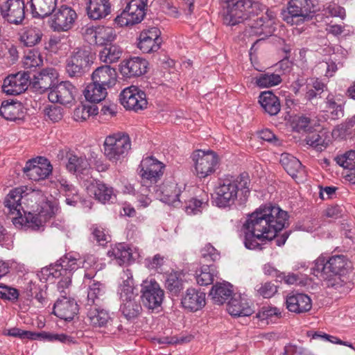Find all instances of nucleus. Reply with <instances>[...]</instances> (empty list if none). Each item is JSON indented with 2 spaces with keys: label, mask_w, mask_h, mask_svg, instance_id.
<instances>
[{
  "label": "nucleus",
  "mask_w": 355,
  "mask_h": 355,
  "mask_svg": "<svg viewBox=\"0 0 355 355\" xmlns=\"http://www.w3.org/2000/svg\"><path fill=\"white\" fill-rule=\"evenodd\" d=\"M286 211L271 205L260 207L248 216L243 225L244 244L250 250H261V245L272 240L286 225Z\"/></svg>",
  "instance_id": "1"
},
{
  "label": "nucleus",
  "mask_w": 355,
  "mask_h": 355,
  "mask_svg": "<svg viewBox=\"0 0 355 355\" xmlns=\"http://www.w3.org/2000/svg\"><path fill=\"white\" fill-rule=\"evenodd\" d=\"M40 196L39 193L32 191L25 193L23 188H15L7 195L4 205L10 214L18 216L13 218V223H21L33 230H40L55 214V207L49 202L42 201L41 205H31L30 210L22 205L21 200H31L32 202Z\"/></svg>",
  "instance_id": "2"
},
{
  "label": "nucleus",
  "mask_w": 355,
  "mask_h": 355,
  "mask_svg": "<svg viewBox=\"0 0 355 355\" xmlns=\"http://www.w3.org/2000/svg\"><path fill=\"white\" fill-rule=\"evenodd\" d=\"M250 180L246 175L227 176L220 179L216 187L215 203L220 208L230 207L236 202H245L250 193Z\"/></svg>",
  "instance_id": "3"
},
{
  "label": "nucleus",
  "mask_w": 355,
  "mask_h": 355,
  "mask_svg": "<svg viewBox=\"0 0 355 355\" xmlns=\"http://www.w3.org/2000/svg\"><path fill=\"white\" fill-rule=\"evenodd\" d=\"M226 3L223 21L228 26H234L244 20H248V25L263 11V6L254 0H226Z\"/></svg>",
  "instance_id": "4"
},
{
  "label": "nucleus",
  "mask_w": 355,
  "mask_h": 355,
  "mask_svg": "<svg viewBox=\"0 0 355 355\" xmlns=\"http://www.w3.org/2000/svg\"><path fill=\"white\" fill-rule=\"evenodd\" d=\"M59 264H56L50 269L49 275L54 278L61 279L58 282V287L62 289L61 293H64V288H67L71 284V272L79 268H87L85 260L83 259L79 255H75L71 253L65 254L59 260Z\"/></svg>",
  "instance_id": "5"
},
{
  "label": "nucleus",
  "mask_w": 355,
  "mask_h": 355,
  "mask_svg": "<svg viewBox=\"0 0 355 355\" xmlns=\"http://www.w3.org/2000/svg\"><path fill=\"white\" fill-rule=\"evenodd\" d=\"M131 149V141L128 134L118 132L106 137L103 144L104 155L112 163L122 160Z\"/></svg>",
  "instance_id": "6"
},
{
  "label": "nucleus",
  "mask_w": 355,
  "mask_h": 355,
  "mask_svg": "<svg viewBox=\"0 0 355 355\" xmlns=\"http://www.w3.org/2000/svg\"><path fill=\"white\" fill-rule=\"evenodd\" d=\"M347 260L343 255L332 256L328 259L319 257L311 268L313 274L318 278H327V273L341 275L346 270Z\"/></svg>",
  "instance_id": "7"
},
{
  "label": "nucleus",
  "mask_w": 355,
  "mask_h": 355,
  "mask_svg": "<svg viewBox=\"0 0 355 355\" xmlns=\"http://www.w3.org/2000/svg\"><path fill=\"white\" fill-rule=\"evenodd\" d=\"M310 0H290L287 10L282 12V19L291 25H300L311 19Z\"/></svg>",
  "instance_id": "8"
},
{
  "label": "nucleus",
  "mask_w": 355,
  "mask_h": 355,
  "mask_svg": "<svg viewBox=\"0 0 355 355\" xmlns=\"http://www.w3.org/2000/svg\"><path fill=\"white\" fill-rule=\"evenodd\" d=\"M147 0H129L123 11L114 19L119 26H130L140 23L146 15Z\"/></svg>",
  "instance_id": "9"
},
{
  "label": "nucleus",
  "mask_w": 355,
  "mask_h": 355,
  "mask_svg": "<svg viewBox=\"0 0 355 355\" xmlns=\"http://www.w3.org/2000/svg\"><path fill=\"white\" fill-rule=\"evenodd\" d=\"M192 160L196 174L200 178L213 173L218 164L217 155L211 150H196L192 154Z\"/></svg>",
  "instance_id": "10"
},
{
  "label": "nucleus",
  "mask_w": 355,
  "mask_h": 355,
  "mask_svg": "<svg viewBox=\"0 0 355 355\" xmlns=\"http://www.w3.org/2000/svg\"><path fill=\"white\" fill-rule=\"evenodd\" d=\"M156 197L162 202L174 207L182 206L181 198H184L185 192L181 187L174 181H165L159 187H154Z\"/></svg>",
  "instance_id": "11"
},
{
  "label": "nucleus",
  "mask_w": 355,
  "mask_h": 355,
  "mask_svg": "<svg viewBox=\"0 0 355 355\" xmlns=\"http://www.w3.org/2000/svg\"><path fill=\"white\" fill-rule=\"evenodd\" d=\"M84 39L90 44L107 45L116 37L113 28L105 26H85L82 28Z\"/></svg>",
  "instance_id": "12"
},
{
  "label": "nucleus",
  "mask_w": 355,
  "mask_h": 355,
  "mask_svg": "<svg viewBox=\"0 0 355 355\" xmlns=\"http://www.w3.org/2000/svg\"><path fill=\"white\" fill-rule=\"evenodd\" d=\"M142 302L149 309H155L161 306L164 292L159 284L153 279H146L141 284Z\"/></svg>",
  "instance_id": "13"
},
{
  "label": "nucleus",
  "mask_w": 355,
  "mask_h": 355,
  "mask_svg": "<svg viewBox=\"0 0 355 355\" xmlns=\"http://www.w3.org/2000/svg\"><path fill=\"white\" fill-rule=\"evenodd\" d=\"M90 53L86 49L74 50L67 60L66 71L70 77H80L89 67Z\"/></svg>",
  "instance_id": "14"
},
{
  "label": "nucleus",
  "mask_w": 355,
  "mask_h": 355,
  "mask_svg": "<svg viewBox=\"0 0 355 355\" xmlns=\"http://www.w3.org/2000/svg\"><path fill=\"white\" fill-rule=\"evenodd\" d=\"M120 101L124 107L135 111L144 110L148 104L146 94L134 85L124 89L121 92Z\"/></svg>",
  "instance_id": "15"
},
{
  "label": "nucleus",
  "mask_w": 355,
  "mask_h": 355,
  "mask_svg": "<svg viewBox=\"0 0 355 355\" xmlns=\"http://www.w3.org/2000/svg\"><path fill=\"white\" fill-rule=\"evenodd\" d=\"M53 167L45 157H38L28 161L24 168V174L33 181L46 178L52 172Z\"/></svg>",
  "instance_id": "16"
},
{
  "label": "nucleus",
  "mask_w": 355,
  "mask_h": 355,
  "mask_svg": "<svg viewBox=\"0 0 355 355\" xmlns=\"http://www.w3.org/2000/svg\"><path fill=\"white\" fill-rule=\"evenodd\" d=\"M255 16L252 23H249L245 27L244 34L246 37L266 35L271 33V26L274 24L275 15L273 12L267 10L266 16Z\"/></svg>",
  "instance_id": "17"
},
{
  "label": "nucleus",
  "mask_w": 355,
  "mask_h": 355,
  "mask_svg": "<svg viewBox=\"0 0 355 355\" xmlns=\"http://www.w3.org/2000/svg\"><path fill=\"white\" fill-rule=\"evenodd\" d=\"M3 19L10 24L19 25L25 17V4L23 0H7L0 8Z\"/></svg>",
  "instance_id": "18"
},
{
  "label": "nucleus",
  "mask_w": 355,
  "mask_h": 355,
  "mask_svg": "<svg viewBox=\"0 0 355 355\" xmlns=\"http://www.w3.org/2000/svg\"><path fill=\"white\" fill-rule=\"evenodd\" d=\"M4 335L19 338L21 339H30V340H35L40 337L47 339L49 340H58L63 343L71 344L75 343V340L67 335L65 334H37L30 331H26L21 329L19 328L14 327L7 330H5L3 332Z\"/></svg>",
  "instance_id": "19"
},
{
  "label": "nucleus",
  "mask_w": 355,
  "mask_h": 355,
  "mask_svg": "<svg viewBox=\"0 0 355 355\" xmlns=\"http://www.w3.org/2000/svg\"><path fill=\"white\" fill-rule=\"evenodd\" d=\"M76 18L75 10L62 6L53 15L50 26L54 31H67L72 28Z\"/></svg>",
  "instance_id": "20"
},
{
  "label": "nucleus",
  "mask_w": 355,
  "mask_h": 355,
  "mask_svg": "<svg viewBox=\"0 0 355 355\" xmlns=\"http://www.w3.org/2000/svg\"><path fill=\"white\" fill-rule=\"evenodd\" d=\"M140 168L139 173L142 178V184H147L148 181L150 183L157 182L163 175L164 165L153 157H147L141 161Z\"/></svg>",
  "instance_id": "21"
},
{
  "label": "nucleus",
  "mask_w": 355,
  "mask_h": 355,
  "mask_svg": "<svg viewBox=\"0 0 355 355\" xmlns=\"http://www.w3.org/2000/svg\"><path fill=\"white\" fill-rule=\"evenodd\" d=\"M30 78L26 71L9 75L3 81V91L8 95H19L27 89Z\"/></svg>",
  "instance_id": "22"
},
{
  "label": "nucleus",
  "mask_w": 355,
  "mask_h": 355,
  "mask_svg": "<svg viewBox=\"0 0 355 355\" xmlns=\"http://www.w3.org/2000/svg\"><path fill=\"white\" fill-rule=\"evenodd\" d=\"M85 185L87 193L103 204L112 202L116 198L113 188L101 181L87 180Z\"/></svg>",
  "instance_id": "23"
},
{
  "label": "nucleus",
  "mask_w": 355,
  "mask_h": 355,
  "mask_svg": "<svg viewBox=\"0 0 355 355\" xmlns=\"http://www.w3.org/2000/svg\"><path fill=\"white\" fill-rule=\"evenodd\" d=\"M75 93L76 87L69 81H62L52 87L49 99L53 103L67 105L73 101Z\"/></svg>",
  "instance_id": "24"
},
{
  "label": "nucleus",
  "mask_w": 355,
  "mask_h": 355,
  "mask_svg": "<svg viewBox=\"0 0 355 355\" xmlns=\"http://www.w3.org/2000/svg\"><path fill=\"white\" fill-rule=\"evenodd\" d=\"M161 32L157 27L142 31L139 37L138 48L145 53L156 51L161 44Z\"/></svg>",
  "instance_id": "25"
},
{
  "label": "nucleus",
  "mask_w": 355,
  "mask_h": 355,
  "mask_svg": "<svg viewBox=\"0 0 355 355\" xmlns=\"http://www.w3.org/2000/svg\"><path fill=\"white\" fill-rule=\"evenodd\" d=\"M148 62L146 60L133 57L123 60L120 64V72L125 78L137 77L147 71Z\"/></svg>",
  "instance_id": "26"
},
{
  "label": "nucleus",
  "mask_w": 355,
  "mask_h": 355,
  "mask_svg": "<svg viewBox=\"0 0 355 355\" xmlns=\"http://www.w3.org/2000/svg\"><path fill=\"white\" fill-rule=\"evenodd\" d=\"M116 78L117 73L115 69L107 64L96 68L92 74V80L107 89L116 84Z\"/></svg>",
  "instance_id": "27"
},
{
  "label": "nucleus",
  "mask_w": 355,
  "mask_h": 355,
  "mask_svg": "<svg viewBox=\"0 0 355 355\" xmlns=\"http://www.w3.org/2000/svg\"><path fill=\"white\" fill-rule=\"evenodd\" d=\"M58 77V73L55 69L46 68L34 76L31 84L36 91L43 93L49 89H51L52 85Z\"/></svg>",
  "instance_id": "28"
},
{
  "label": "nucleus",
  "mask_w": 355,
  "mask_h": 355,
  "mask_svg": "<svg viewBox=\"0 0 355 355\" xmlns=\"http://www.w3.org/2000/svg\"><path fill=\"white\" fill-rule=\"evenodd\" d=\"M285 304L289 311L295 313L307 312L312 307L311 298L303 293H290L286 297Z\"/></svg>",
  "instance_id": "29"
},
{
  "label": "nucleus",
  "mask_w": 355,
  "mask_h": 355,
  "mask_svg": "<svg viewBox=\"0 0 355 355\" xmlns=\"http://www.w3.org/2000/svg\"><path fill=\"white\" fill-rule=\"evenodd\" d=\"M53 312L60 319L71 320L78 312V305L73 300L62 296L55 303Z\"/></svg>",
  "instance_id": "30"
},
{
  "label": "nucleus",
  "mask_w": 355,
  "mask_h": 355,
  "mask_svg": "<svg viewBox=\"0 0 355 355\" xmlns=\"http://www.w3.org/2000/svg\"><path fill=\"white\" fill-rule=\"evenodd\" d=\"M227 310L234 317L249 316L253 313V309L249 305L247 299L236 294H234L228 302Z\"/></svg>",
  "instance_id": "31"
},
{
  "label": "nucleus",
  "mask_w": 355,
  "mask_h": 355,
  "mask_svg": "<svg viewBox=\"0 0 355 355\" xmlns=\"http://www.w3.org/2000/svg\"><path fill=\"white\" fill-rule=\"evenodd\" d=\"M182 304L191 311L200 310L205 305V293L196 288H188L182 299Z\"/></svg>",
  "instance_id": "32"
},
{
  "label": "nucleus",
  "mask_w": 355,
  "mask_h": 355,
  "mask_svg": "<svg viewBox=\"0 0 355 355\" xmlns=\"http://www.w3.org/2000/svg\"><path fill=\"white\" fill-rule=\"evenodd\" d=\"M324 111L331 119H338L344 116L345 97L341 94H329L325 101Z\"/></svg>",
  "instance_id": "33"
},
{
  "label": "nucleus",
  "mask_w": 355,
  "mask_h": 355,
  "mask_svg": "<svg viewBox=\"0 0 355 355\" xmlns=\"http://www.w3.org/2000/svg\"><path fill=\"white\" fill-rule=\"evenodd\" d=\"M58 0H30V7L33 17L44 18L55 9Z\"/></svg>",
  "instance_id": "34"
},
{
  "label": "nucleus",
  "mask_w": 355,
  "mask_h": 355,
  "mask_svg": "<svg viewBox=\"0 0 355 355\" xmlns=\"http://www.w3.org/2000/svg\"><path fill=\"white\" fill-rule=\"evenodd\" d=\"M87 12L88 17L92 19L105 18L111 12L110 0H89Z\"/></svg>",
  "instance_id": "35"
},
{
  "label": "nucleus",
  "mask_w": 355,
  "mask_h": 355,
  "mask_svg": "<svg viewBox=\"0 0 355 355\" xmlns=\"http://www.w3.org/2000/svg\"><path fill=\"white\" fill-rule=\"evenodd\" d=\"M259 103L270 116L277 115L281 109L279 99L271 91L263 92L259 96Z\"/></svg>",
  "instance_id": "36"
},
{
  "label": "nucleus",
  "mask_w": 355,
  "mask_h": 355,
  "mask_svg": "<svg viewBox=\"0 0 355 355\" xmlns=\"http://www.w3.org/2000/svg\"><path fill=\"white\" fill-rule=\"evenodd\" d=\"M121 279L123 281L119 288L121 300L122 301L139 297L137 293L135 292L133 279L131 272L129 270L123 271Z\"/></svg>",
  "instance_id": "37"
},
{
  "label": "nucleus",
  "mask_w": 355,
  "mask_h": 355,
  "mask_svg": "<svg viewBox=\"0 0 355 355\" xmlns=\"http://www.w3.org/2000/svg\"><path fill=\"white\" fill-rule=\"evenodd\" d=\"M232 286L229 283H218L211 288L209 295L214 303L223 304L230 297H232Z\"/></svg>",
  "instance_id": "38"
},
{
  "label": "nucleus",
  "mask_w": 355,
  "mask_h": 355,
  "mask_svg": "<svg viewBox=\"0 0 355 355\" xmlns=\"http://www.w3.org/2000/svg\"><path fill=\"white\" fill-rule=\"evenodd\" d=\"M22 110V104L19 102L3 101L0 107V115L6 120L15 121L21 117Z\"/></svg>",
  "instance_id": "39"
},
{
  "label": "nucleus",
  "mask_w": 355,
  "mask_h": 355,
  "mask_svg": "<svg viewBox=\"0 0 355 355\" xmlns=\"http://www.w3.org/2000/svg\"><path fill=\"white\" fill-rule=\"evenodd\" d=\"M87 320L94 327H104L110 322L111 318L107 311L94 307L88 311Z\"/></svg>",
  "instance_id": "40"
},
{
  "label": "nucleus",
  "mask_w": 355,
  "mask_h": 355,
  "mask_svg": "<svg viewBox=\"0 0 355 355\" xmlns=\"http://www.w3.org/2000/svg\"><path fill=\"white\" fill-rule=\"evenodd\" d=\"M42 35V32L39 28L27 26L21 30L19 40L24 45L33 46L41 41Z\"/></svg>",
  "instance_id": "41"
},
{
  "label": "nucleus",
  "mask_w": 355,
  "mask_h": 355,
  "mask_svg": "<svg viewBox=\"0 0 355 355\" xmlns=\"http://www.w3.org/2000/svg\"><path fill=\"white\" fill-rule=\"evenodd\" d=\"M67 158L66 168L70 173H83L89 168V164L85 157H78L71 153H68Z\"/></svg>",
  "instance_id": "42"
},
{
  "label": "nucleus",
  "mask_w": 355,
  "mask_h": 355,
  "mask_svg": "<svg viewBox=\"0 0 355 355\" xmlns=\"http://www.w3.org/2000/svg\"><path fill=\"white\" fill-rule=\"evenodd\" d=\"M107 91L105 87L92 81L87 85L83 93L87 101L96 103L105 98L107 94Z\"/></svg>",
  "instance_id": "43"
},
{
  "label": "nucleus",
  "mask_w": 355,
  "mask_h": 355,
  "mask_svg": "<svg viewBox=\"0 0 355 355\" xmlns=\"http://www.w3.org/2000/svg\"><path fill=\"white\" fill-rule=\"evenodd\" d=\"M120 310L124 317L128 320L137 318L142 311L139 298L137 297L122 300Z\"/></svg>",
  "instance_id": "44"
},
{
  "label": "nucleus",
  "mask_w": 355,
  "mask_h": 355,
  "mask_svg": "<svg viewBox=\"0 0 355 355\" xmlns=\"http://www.w3.org/2000/svg\"><path fill=\"white\" fill-rule=\"evenodd\" d=\"M107 255L115 259L120 266L128 262L131 257V250L124 243H119L107 252Z\"/></svg>",
  "instance_id": "45"
},
{
  "label": "nucleus",
  "mask_w": 355,
  "mask_h": 355,
  "mask_svg": "<svg viewBox=\"0 0 355 355\" xmlns=\"http://www.w3.org/2000/svg\"><path fill=\"white\" fill-rule=\"evenodd\" d=\"M280 163L291 177H295L302 169V164L298 159L288 153H282Z\"/></svg>",
  "instance_id": "46"
},
{
  "label": "nucleus",
  "mask_w": 355,
  "mask_h": 355,
  "mask_svg": "<svg viewBox=\"0 0 355 355\" xmlns=\"http://www.w3.org/2000/svg\"><path fill=\"white\" fill-rule=\"evenodd\" d=\"M57 187L60 192H62L66 196V202L67 205L76 206L79 197L75 187L69 184V182L63 178L58 180Z\"/></svg>",
  "instance_id": "47"
},
{
  "label": "nucleus",
  "mask_w": 355,
  "mask_h": 355,
  "mask_svg": "<svg viewBox=\"0 0 355 355\" xmlns=\"http://www.w3.org/2000/svg\"><path fill=\"white\" fill-rule=\"evenodd\" d=\"M122 55L121 49L117 45H110L105 46L99 53L101 61L106 64H111L117 62Z\"/></svg>",
  "instance_id": "48"
},
{
  "label": "nucleus",
  "mask_w": 355,
  "mask_h": 355,
  "mask_svg": "<svg viewBox=\"0 0 355 355\" xmlns=\"http://www.w3.org/2000/svg\"><path fill=\"white\" fill-rule=\"evenodd\" d=\"M165 286L172 295H177L183 289L182 275L177 272L167 274Z\"/></svg>",
  "instance_id": "49"
},
{
  "label": "nucleus",
  "mask_w": 355,
  "mask_h": 355,
  "mask_svg": "<svg viewBox=\"0 0 355 355\" xmlns=\"http://www.w3.org/2000/svg\"><path fill=\"white\" fill-rule=\"evenodd\" d=\"M216 270L213 265H204L196 272V279L200 286H207L213 282Z\"/></svg>",
  "instance_id": "50"
},
{
  "label": "nucleus",
  "mask_w": 355,
  "mask_h": 355,
  "mask_svg": "<svg viewBox=\"0 0 355 355\" xmlns=\"http://www.w3.org/2000/svg\"><path fill=\"white\" fill-rule=\"evenodd\" d=\"M105 291L104 286L99 282H93L89 285L87 305L97 306L101 300V297L103 295Z\"/></svg>",
  "instance_id": "51"
},
{
  "label": "nucleus",
  "mask_w": 355,
  "mask_h": 355,
  "mask_svg": "<svg viewBox=\"0 0 355 355\" xmlns=\"http://www.w3.org/2000/svg\"><path fill=\"white\" fill-rule=\"evenodd\" d=\"M306 141L308 145L321 150L322 148L327 147L329 139H327L324 132H313L306 136Z\"/></svg>",
  "instance_id": "52"
},
{
  "label": "nucleus",
  "mask_w": 355,
  "mask_h": 355,
  "mask_svg": "<svg viewBox=\"0 0 355 355\" xmlns=\"http://www.w3.org/2000/svg\"><path fill=\"white\" fill-rule=\"evenodd\" d=\"M98 113V109L96 105H80L74 110L73 117L76 121H84Z\"/></svg>",
  "instance_id": "53"
},
{
  "label": "nucleus",
  "mask_w": 355,
  "mask_h": 355,
  "mask_svg": "<svg viewBox=\"0 0 355 355\" xmlns=\"http://www.w3.org/2000/svg\"><path fill=\"white\" fill-rule=\"evenodd\" d=\"M282 82V78L279 74L273 73H264L259 74L256 78V84L259 87H270L277 85Z\"/></svg>",
  "instance_id": "54"
},
{
  "label": "nucleus",
  "mask_w": 355,
  "mask_h": 355,
  "mask_svg": "<svg viewBox=\"0 0 355 355\" xmlns=\"http://www.w3.org/2000/svg\"><path fill=\"white\" fill-rule=\"evenodd\" d=\"M22 62L25 69H31L32 68L40 66L43 60L40 53L37 50L33 49L25 53Z\"/></svg>",
  "instance_id": "55"
},
{
  "label": "nucleus",
  "mask_w": 355,
  "mask_h": 355,
  "mask_svg": "<svg viewBox=\"0 0 355 355\" xmlns=\"http://www.w3.org/2000/svg\"><path fill=\"white\" fill-rule=\"evenodd\" d=\"M336 163L342 166L345 171L355 167V150H350L335 158Z\"/></svg>",
  "instance_id": "56"
},
{
  "label": "nucleus",
  "mask_w": 355,
  "mask_h": 355,
  "mask_svg": "<svg viewBox=\"0 0 355 355\" xmlns=\"http://www.w3.org/2000/svg\"><path fill=\"white\" fill-rule=\"evenodd\" d=\"M327 288H331L335 290H340L344 286V280L341 278V275L327 273V278H320Z\"/></svg>",
  "instance_id": "57"
},
{
  "label": "nucleus",
  "mask_w": 355,
  "mask_h": 355,
  "mask_svg": "<svg viewBox=\"0 0 355 355\" xmlns=\"http://www.w3.org/2000/svg\"><path fill=\"white\" fill-rule=\"evenodd\" d=\"M258 294L264 298H270L272 297L277 291V286L272 282H267L256 287Z\"/></svg>",
  "instance_id": "58"
},
{
  "label": "nucleus",
  "mask_w": 355,
  "mask_h": 355,
  "mask_svg": "<svg viewBox=\"0 0 355 355\" xmlns=\"http://www.w3.org/2000/svg\"><path fill=\"white\" fill-rule=\"evenodd\" d=\"M281 312L277 307L264 306L261 307L257 313V318L260 320H266L275 316L281 317Z\"/></svg>",
  "instance_id": "59"
},
{
  "label": "nucleus",
  "mask_w": 355,
  "mask_h": 355,
  "mask_svg": "<svg viewBox=\"0 0 355 355\" xmlns=\"http://www.w3.org/2000/svg\"><path fill=\"white\" fill-rule=\"evenodd\" d=\"M206 206V202L191 198L185 201L184 209L188 214H196L201 212L202 209Z\"/></svg>",
  "instance_id": "60"
},
{
  "label": "nucleus",
  "mask_w": 355,
  "mask_h": 355,
  "mask_svg": "<svg viewBox=\"0 0 355 355\" xmlns=\"http://www.w3.org/2000/svg\"><path fill=\"white\" fill-rule=\"evenodd\" d=\"M0 297L10 301H14L18 299L19 292L14 288L0 285Z\"/></svg>",
  "instance_id": "61"
},
{
  "label": "nucleus",
  "mask_w": 355,
  "mask_h": 355,
  "mask_svg": "<svg viewBox=\"0 0 355 355\" xmlns=\"http://www.w3.org/2000/svg\"><path fill=\"white\" fill-rule=\"evenodd\" d=\"M62 108L58 106H50L44 110L45 115L53 122H58L62 119L63 115Z\"/></svg>",
  "instance_id": "62"
},
{
  "label": "nucleus",
  "mask_w": 355,
  "mask_h": 355,
  "mask_svg": "<svg viewBox=\"0 0 355 355\" xmlns=\"http://www.w3.org/2000/svg\"><path fill=\"white\" fill-rule=\"evenodd\" d=\"M201 255L205 260L216 261L219 259L220 254L216 249L211 244L207 243L201 250Z\"/></svg>",
  "instance_id": "63"
},
{
  "label": "nucleus",
  "mask_w": 355,
  "mask_h": 355,
  "mask_svg": "<svg viewBox=\"0 0 355 355\" xmlns=\"http://www.w3.org/2000/svg\"><path fill=\"white\" fill-rule=\"evenodd\" d=\"M325 12L331 17H338L342 19H345L346 16L345 10L343 7L335 3L330 4L326 8Z\"/></svg>",
  "instance_id": "64"
}]
</instances>
